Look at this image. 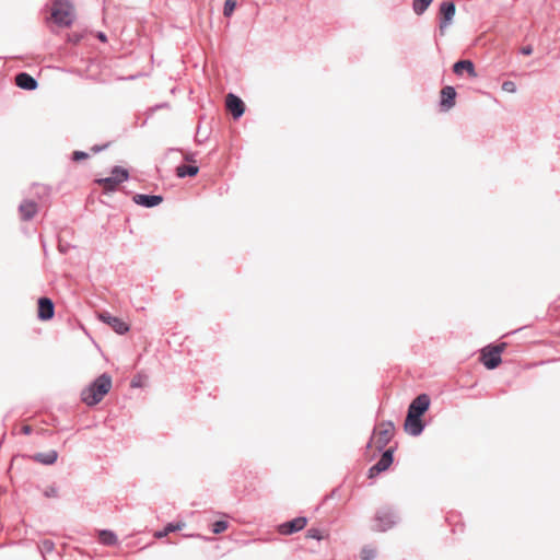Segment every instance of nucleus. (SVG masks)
Masks as SVG:
<instances>
[{
    "instance_id": "1",
    "label": "nucleus",
    "mask_w": 560,
    "mask_h": 560,
    "mask_svg": "<svg viewBox=\"0 0 560 560\" xmlns=\"http://www.w3.org/2000/svg\"><path fill=\"white\" fill-rule=\"evenodd\" d=\"M112 388V377L104 373L95 378L86 388L81 393L82 401L88 406H95L102 401L104 396Z\"/></svg>"
},
{
    "instance_id": "2",
    "label": "nucleus",
    "mask_w": 560,
    "mask_h": 560,
    "mask_svg": "<svg viewBox=\"0 0 560 560\" xmlns=\"http://www.w3.org/2000/svg\"><path fill=\"white\" fill-rule=\"evenodd\" d=\"M394 434V423L390 421H383L374 429L369 446H374L377 451H381L389 443Z\"/></svg>"
},
{
    "instance_id": "3",
    "label": "nucleus",
    "mask_w": 560,
    "mask_h": 560,
    "mask_svg": "<svg viewBox=\"0 0 560 560\" xmlns=\"http://www.w3.org/2000/svg\"><path fill=\"white\" fill-rule=\"evenodd\" d=\"M51 18L59 26L71 25L74 14L73 8L69 1L54 0L51 7Z\"/></svg>"
},
{
    "instance_id": "4",
    "label": "nucleus",
    "mask_w": 560,
    "mask_h": 560,
    "mask_svg": "<svg viewBox=\"0 0 560 560\" xmlns=\"http://www.w3.org/2000/svg\"><path fill=\"white\" fill-rule=\"evenodd\" d=\"M506 343L502 342L494 346H487L480 351V362L488 369L493 370L498 368L502 360L501 354L505 350Z\"/></svg>"
},
{
    "instance_id": "5",
    "label": "nucleus",
    "mask_w": 560,
    "mask_h": 560,
    "mask_svg": "<svg viewBox=\"0 0 560 560\" xmlns=\"http://www.w3.org/2000/svg\"><path fill=\"white\" fill-rule=\"evenodd\" d=\"M128 177L129 174L127 170L120 166H115L112 170L110 176L98 178L95 182L96 184L103 186L106 191H115L119 184L126 182Z\"/></svg>"
},
{
    "instance_id": "6",
    "label": "nucleus",
    "mask_w": 560,
    "mask_h": 560,
    "mask_svg": "<svg viewBox=\"0 0 560 560\" xmlns=\"http://www.w3.org/2000/svg\"><path fill=\"white\" fill-rule=\"evenodd\" d=\"M455 4L453 1H444L441 3L439 13L441 18L440 22V32L441 34H444L445 28L448 26V24L452 22L454 15H455Z\"/></svg>"
},
{
    "instance_id": "7",
    "label": "nucleus",
    "mask_w": 560,
    "mask_h": 560,
    "mask_svg": "<svg viewBox=\"0 0 560 560\" xmlns=\"http://www.w3.org/2000/svg\"><path fill=\"white\" fill-rule=\"evenodd\" d=\"M98 318L110 326L119 335H124L129 330V325L119 317L113 316L108 312H102L98 314Z\"/></svg>"
},
{
    "instance_id": "8",
    "label": "nucleus",
    "mask_w": 560,
    "mask_h": 560,
    "mask_svg": "<svg viewBox=\"0 0 560 560\" xmlns=\"http://www.w3.org/2000/svg\"><path fill=\"white\" fill-rule=\"evenodd\" d=\"M393 463V450L385 451L380 460L369 469V478H374L378 474L389 468Z\"/></svg>"
},
{
    "instance_id": "9",
    "label": "nucleus",
    "mask_w": 560,
    "mask_h": 560,
    "mask_svg": "<svg viewBox=\"0 0 560 560\" xmlns=\"http://www.w3.org/2000/svg\"><path fill=\"white\" fill-rule=\"evenodd\" d=\"M395 524V517L392 511L382 509L376 513L375 516V529L385 532Z\"/></svg>"
},
{
    "instance_id": "10",
    "label": "nucleus",
    "mask_w": 560,
    "mask_h": 560,
    "mask_svg": "<svg viewBox=\"0 0 560 560\" xmlns=\"http://www.w3.org/2000/svg\"><path fill=\"white\" fill-rule=\"evenodd\" d=\"M306 525L307 518L301 516L279 525L278 532L281 535H291L293 533L302 530Z\"/></svg>"
},
{
    "instance_id": "11",
    "label": "nucleus",
    "mask_w": 560,
    "mask_h": 560,
    "mask_svg": "<svg viewBox=\"0 0 560 560\" xmlns=\"http://www.w3.org/2000/svg\"><path fill=\"white\" fill-rule=\"evenodd\" d=\"M225 106L235 119L240 118L245 110L243 101L232 93L226 95Z\"/></svg>"
},
{
    "instance_id": "12",
    "label": "nucleus",
    "mask_w": 560,
    "mask_h": 560,
    "mask_svg": "<svg viewBox=\"0 0 560 560\" xmlns=\"http://www.w3.org/2000/svg\"><path fill=\"white\" fill-rule=\"evenodd\" d=\"M405 431L411 435H419L423 430V423L420 416H415L408 411L405 420Z\"/></svg>"
},
{
    "instance_id": "13",
    "label": "nucleus",
    "mask_w": 560,
    "mask_h": 560,
    "mask_svg": "<svg viewBox=\"0 0 560 560\" xmlns=\"http://www.w3.org/2000/svg\"><path fill=\"white\" fill-rule=\"evenodd\" d=\"M132 200L136 205H139L141 207L153 208L159 206L163 201V197L160 195L136 194L132 197Z\"/></svg>"
},
{
    "instance_id": "14",
    "label": "nucleus",
    "mask_w": 560,
    "mask_h": 560,
    "mask_svg": "<svg viewBox=\"0 0 560 560\" xmlns=\"http://www.w3.org/2000/svg\"><path fill=\"white\" fill-rule=\"evenodd\" d=\"M55 305L49 298H39L38 300V318L49 320L54 317Z\"/></svg>"
},
{
    "instance_id": "15",
    "label": "nucleus",
    "mask_w": 560,
    "mask_h": 560,
    "mask_svg": "<svg viewBox=\"0 0 560 560\" xmlns=\"http://www.w3.org/2000/svg\"><path fill=\"white\" fill-rule=\"evenodd\" d=\"M430 406V398L428 395L422 394L419 395L409 406L408 411L413 413L415 416H422Z\"/></svg>"
},
{
    "instance_id": "16",
    "label": "nucleus",
    "mask_w": 560,
    "mask_h": 560,
    "mask_svg": "<svg viewBox=\"0 0 560 560\" xmlns=\"http://www.w3.org/2000/svg\"><path fill=\"white\" fill-rule=\"evenodd\" d=\"M38 211L37 203L32 200H23L19 206V212L23 221L32 220Z\"/></svg>"
},
{
    "instance_id": "17",
    "label": "nucleus",
    "mask_w": 560,
    "mask_h": 560,
    "mask_svg": "<svg viewBox=\"0 0 560 560\" xmlns=\"http://www.w3.org/2000/svg\"><path fill=\"white\" fill-rule=\"evenodd\" d=\"M441 107L450 110L455 105L456 91L453 86H444L441 90Z\"/></svg>"
},
{
    "instance_id": "18",
    "label": "nucleus",
    "mask_w": 560,
    "mask_h": 560,
    "mask_svg": "<svg viewBox=\"0 0 560 560\" xmlns=\"http://www.w3.org/2000/svg\"><path fill=\"white\" fill-rule=\"evenodd\" d=\"M15 84L23 90L33 91L37 88V81L26 72H20L15 75Z\"/></svg>"
},
{
    "instance_id": "19",
    "label": "nucleus",
    "mask_w": 560,
    "mask_h": 560,
    "mask_svg": "<svg viewBox=\"0 0 560 560\" xmlns=\"http://www.w3.org/2000/svg\"><path fill=\"white\" fill-rule=\"evenodd\" d=\"M453 71L457 75L466 72L470 78H477L475 66L470 60H459L453 66Z\"/></svg>"
},
{
    "instance_id": "20",
    "label": "nucleus",
    "mask_w": 560,
    "mask_h": 560,
    "mask_svg": "<svg viewBox=\"0 0 560 560\" xmlns=\"http://www.w3.org/2000/svg\"><path fill=\"white\" fill-rule=\"evenodd\" d=\"M58 458V453L55 450H50L45 453H36L33 456V459L43 465H52L56 463Z\"/></svg>"
},
{
    "instance_id": "21",
    "label": "nucleus",
    "mask_w": 560,
    "mask_h": 560,
    "mask_svg": "<svg viewBox=\"0 0 560 560\" xmlns=\"http://www.w3.org/2000/svg\"><path fill=\"white\" fill-rule=\"evenodd\" d=\"M199 168L197 165H186L182 164L176 167V175L179 178L186 177V176H195L198 173Z\"/></svg>"
},
{
    "instance_id": "22",
    "label": "nucleus",
    "mask_w": 560,
    "mask_h": 560,
    "mask_svg": "<svg viewBox=\"0 0 560 560\" xmlns=\"http://www.w3.org/2000/svg\"><path fill=\"white\" fill-rule=\"evenodd\" d=\"M184 526H185V524L182 523V522L168 523L164 527V529L155 532L154 537L155 538H163V537L167 536L170 533H173V532H176V530H180Z\"/></svg>"
},
{
    "instance_id": "23",
    "label": "nucleus",
    "mask_w": 560,
    "mask_h": 560,
    "mask_svg": "<svg viewBox=\"0 0 560 560\" xmlns=\"http://www.w3.org/2000/svg\"><path fill=\"white\" fill-rule=\"evenodd\" d=\"M98 538L100 541L105 546H114L118 541L116 534L107 529L101 530Z\"/></svg>"
},
{
    "instance_id": "24",
    "label": "nucleus",
    "mask_w": 560,
    "mask_h": 560,
    "mask_svg": "<svg viewBox=\"0 0 560 560\" xmlns=\"http://www.w3.org/2000/svg\"><path fill=\"white\" fill-rule=\"evenodd\" d=\"M432 2L433 0H413L412 10L417 15H422Z\"/></svg>"
},
{
    "instance_id": "25",
    "label": "nucleus",
    "mask_w": 560,
    "mask_h": 560,
    "mask_svg": "<svg viewBox=\"0 0 560 560\" xmlns=\"http://www.w3.org/2000/svg\"><path fill=\"white\" fill-rule=\"evenodd\" d=\"M327 536H328V534L326 532L320 530L318 528H310L306 532V538L320 540V539L326 538Z\"/></svg>"
},
{
    "instance_id": "26",
    "label": "nucleus",
    "mask_w": 560,
    "mask_h": 560,
    "mask_svg": "<svg viewBox=\"0 0 560 560\" xmlns=\"http://www.w3.org/2000/svg\"><path fill=\"white\" fill-rule=\"evenodd\" d=\"M376 557V549L370 546H365L361 550L362 560H374Z\"/></svg>"
},
{
    "instance_id": "27",
    "label": "nucleus",
    "mask_w": 560,
    "mask_h": 560,
    "mask_svg": "<svg viewBox=\"0 0 560 560\" xmlns=\"http://www.w3.org/2000/svg\"><path fill=\"white\" fill-rule=\"evenodd\" d=\"M229 528V522L226 520L215 521L212 523V533L220 534Z\"/></svg>"
},
{
    "instance_id": "28",
    "label": "nucleus",
    "mask_w": 560,
    "mask_h": 560,
    "mask_svg": "<svg viewBox=\"0 0 560 560\" xmlns=\"http://www.w3.org/2000/svg\"><path fill=\"white\" fill-rule=\"evenodd\" d=\"M236 8V0H225L223 14L225 16H231Z\"/></svg>"
},
{
    "instance_id": "29",
    "label": "nucleus",
    "mask_w": 560,
    "mask_h": 560,
    "mask_svg": "<svg viewBox=\"0 0 560 560\" xmlns=\"http://www.w3.org/2000/svg\"><path fill=\"white\" fill-rule=\"evenodd\" d=\"M39 549H40L42 553L51 552L55 549V544H54V541L46 539V540L42 541Z\"/></svg>"
},
{
    "instance_id": "30",
    "label": "nucleus",
    "mask_w": 560,
    "mask_h": 560,
    "mask_svg": "<svg viewBox=\"0 0 560 560\" xmlns=\"http://www.w3.org/2000/svg\"><path fill=\"white\" fill-rule=\"evenodd\" d=\"M502 90L508 93L516 92V85L513 81H505L502 84Z\"/></svg>"
},
{
    "instance_id": "31",
    "label": "nucleus",
    "mask_w": 560,
    "mask_h": 560,
    "mask_svg": "<svg viewBox=\"0 0 560 560\" xmlns=\"http://www.w3.org/2000/svg\"><path fill=\"white\" fill-rule=\"evenodd\" d=\"M89 156V154L84 151H74L73 154H72V160L73 161H81V160H84Z\"/></svg>"
},
{
    "instance_id": "32",
    "label": "nucleus",
    "mask_w": 560,
    "mask_h": 560,
    "mask_svg": "<svg viewBox=\"0 0 560 560\" xmlns=\"http://www.w3.org/2000/svg\"><path fill=\"white\" fill-rule=\"evenodd\" d=\"M196 137L199 141H203V140L208 139V135H207L206 130L202 129V126L198 127Z\"/></svg>"
},
{
    "instance_id": "33",
    "label": "nucleus",
    "mask_w": 560,
    "mask_h": 560,
    "mask_svg": "<svg viewBox=\"0 0 560 560\" xmlns=\"http://www.w3.org/2000/svg\"><path fill=\"white\" fill-rule=\"evenodd\" d=\"M45 495L46 497H57L58 490L56 488L51 487L45 491Z\"/></svg>"
},
{
    "instance_id": "34",
    "label": "nucleus",
    "mask_w": 560,
    "mask_h": 560,
    "mask_svg": "<svg viewBox=\"0 0 560 560\" xmlns=\"http://www.w3.org/2000/svg\"><path fill=\"white\" fill-rule=\"evenodd\" d=\"M521 52L523 55L528 56V55H530L533 52V47L532 46H525V47L522 48Z\"/></svg>"
},
{
    "instance_id": "35",
    "label": "nucleus",
    "mask_w": 560,
    "mask_h": 560,
    "mask_svg": "<svg viewBox=\"0 0 560 560\" xmlns=\"http://www.w3.org/2000/svg\"><path fill=\"white\" fill-rule=\"evenodd\" d=\"M105 148H107V144H104V145H94L92 148V151L97 153V152H101L102 150H104Z\"/></svg>"
},
{
    "instance_id": "36",
    "label": "nucleus",
    "mask_w": 560,
    "mask_h": 560,
    "mask_svg": "<svg viewBox=\"0 0 560 560\" xmlns=\"http://www.w3.org/2000/svg\"><path fill=\"white\" fill-rule=\"evenodd\" d=\"M31 432H32V428L30 425L22 427V433L27 435V434H31Z\"/></svg>"
},
{
    "instance_id": "37",
    "label": "nucleus",
    "mask_w": 560,
    "mask_h": 560,
    "mask_svg": "<svg viewBox=\"0 0 560 560\" xmlns=\"http://www.w3.org/2000/svg\"><path fill=\"white\" fill-rule=\"evenodd\" d=\"M97 38L101 40V42H106L107 40V37L104 33L100 32L97 34Z\"/></svg>"
}]
</instances>
